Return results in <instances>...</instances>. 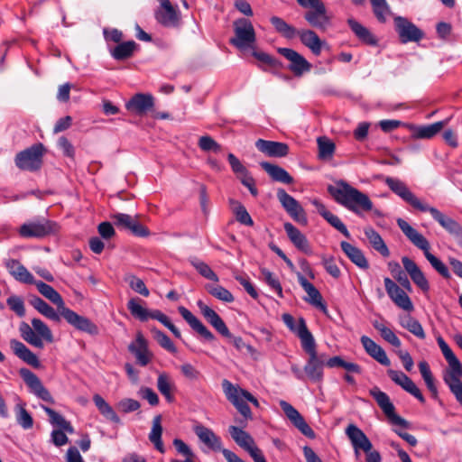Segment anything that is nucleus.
Returning a JSON list of instances; mask_svg holds the SVG:
<instances>
[{"mask_svg":"<svg viewBox=\"0 0 462 462\" xmlns=\"http://www.w3.org/2000/svg\"><path fill=\"white\" fill-rule=\"evenodd\" d=\"M340 247L345 254L350 259V261L361 269H368L369 263L363 254V252L356 246L351 244L342 241Z\"/></svg>","mask_w":462,"mask_h":462,"instance_id":"44","label":"nucleus"},{"mask_svg":"<svg viewBox=\"0 0 462 462\" xmlns=\"http://www.w3.org/2000/svg\"><path fill=\"white\" fill-rule=\"evenodd\" d=\"M346 435L351 441L353 448H361L368 453L373 445L367 436L355 424H349L346 429Z\"/></svg>","mask_w":462,"mask_h":462,"instance_id":"34","label":"nucleus"},{"mask_svg":"<svg viewBox=\"0 0 462 462\" xmlns=\"http://www.w3.org/2000/svg\"><path fill=\"white\" fill-rule=\"evenodd\" d=\"M270 22L272 25L274 27L275 31L281 34L282 37L288 40L294 39L300 30L296 29L294 26L286 23L282 18L279 16H272L270 18Z\"/></svg>","mask_w":462,"mask_h":462,"instance_id":"48","label":"nucleus"},{"mask_svg":"<svg viewBox=\"0 0 462 462\" xmlns=\"http://www.w3.org/2000/svg\"><path fill=\"white\" fill-rule=\"evenodd\" d=\"M22 338L37 348H43L44 342L52 343L54 337L51 328L40 319H32V326L23 321L19 325Z\"/></svg>","mask_w":462,"mask_h":462,"instance_id":"5","label":"nucleus"},{"mask_svg":"<svg viewBox=\"0 0 462 462\" xmlns=\"http://www.w3.org/2000/svg\"><path fill=\"white\" fill-rule=\"evenodd\" d=\"M42 409L46 412L49 417V421L51 425L59 427L62 430L68 433H73L74 429L71 426L70 422L66 420L65 418L60 415L56 411L52 410L50 407L42 405Z\"/></svg>","mask_w":462,"mask_h":462,"instance_id":"52","label":"nucleus"},{"mask_svg":"<svg viewBox=\"0 0 462 462\" xmlns=\"http://www.w3.org/2000/svg\"><path fill=\"white\" fill-rule=\"evenodd\" d=\"M448 118L430 125H410L411 136L413 139H431L448 124Z\"/></svg>","mask_w":462,"mask_h":462,"instance_id":"28","label":"nucleus"},{"mask_svg":"<svg viewBox=\"0 0 462 462\" xmlns=\"http://www.w3.org/2000/svg\"><path fill=\"white\" fill-rule=\"evenodd\" d=\"M319 145V158L321 160H328L333 156L335 152V144L333 142L326 137H319L318 139Z\"/></svg>","mask_w":462,"mask_h":462,"instance_id":"62","label":"nucleus"},{"mask_svg":"<svg viewBox=\"0 0 462 462\" xmlns=\"http://www.w3.org/2000/svg\"><path fill=\"white\" fill-rule=\"evenodd\" d=\"M57 223L46 219L24 223L19 229V234L24 238H42L58 232Z\"/></svg>","mask_w":462,"mask_h":462,"instance_id":"11","label":"nucleus"},{"mask_svg":"<svg viewBox=\"0 0 462 462\" xmlns=\"http://www.w3.org/2000/svg\"><path fill=\"white\" fill-rule=\"evenodd\" d=\"M93 402L97 406L98 411L101 415L116 424H121V420L118 415L116 413L112 406L106 402V400L99 394H95L93 396Z\"/></svg>","mask_w":462,"mask_h":462,"instance_id":"47","label":"nucleus"},{"mask_svg":"<svg viewBox=\"0 0 462 462\" xmlns=\"http://www.w3.org/2000/svg\"><path fill=\"white\" fill-rule=\"evenodd\" d=\"M137 44L134 41L118 43L111 51L112 57L116 60H124L130 58Z\"/></svg>","mask_w":462,"mask_h":462,"instance_id":"54","label":"nucleus"},{"mask_svg":"<svg viewBox=\"0 0 462 462\" xmlns=\"http://www.w3.org/2000/svg\"><path fill=\"white\" fill-rule=\"evenodd\" d=\"M162 415H156L152 420V430L149 433V440L153 444L156 450L160 453H165V448L162 440Z\"/></svg>","mask_w":462,"mask_h":462,"instance_id":"46","label":"nucleus"},{"mask_svg":"<svg viewBox=\"0 0 462 462\" xmlns=\"http://www.w3.org/2000/svg\"><path fill=\"white\" fill-rule=\"evenodd\" d=\"M129 352L134 356L136 364L146 366L153 358L152 352L149 349L148 341L142 332H137L135 338L128 346Z\"/></svg>","mask_w":462,"mask_h":462,"instance_id":"17","label":"nucleus"},{"mask_svg":"<svg viewBox=\"0 0 462 462\" xmlns=\"http://www.w3.org/2000/svg\"><path fill=\"white\" fill-rule=\"evenodd\" d=\"M19 374L26 385L30 388L32 393L37 396L39 399L54 403V400L49 392V390L42 384L39 377L27 368H22Z\"/></svg>","mask_w":462,"mask_h":462,"instance_id":"16","label":"nucleus"},{"mask_svg":"<svg viewBox=\"0 0 462 462\" xmlns=\"http://www.w3.org/2000/svg\"><path fill=\"white\" fill-rule=\"evenodd\" d=\"M178 310L181 317L187 321L190 328L199 334L205 340L212 342L215 340L214 334L208 329V328L188 309L183 306H180Z\"/></svg>","mask_w":462,"mask_h":462,"instance_id":"32","label":"nucleus"},{"mask_svg":"<svg viewBox=\"0 0 462 462\" xmlns=\"http://www.w3.org/2000/svg\"><path fill=\"white\" fill-rule=\"evenodd\" d=\"M139 300V299H131L127 303V308L134 318L141 321H146L148 319H156L170 329L177 338H180V331L171 323L164 313L158 310L149 311L140 305Z\"/></svg>","mask_w":462,"mask_h":462,"instance_id":"7","label":"nucleus"},{"mask_svg":"<svg viewBox=\"0 0 462 462\" xmlns=\"http://www.w3.org/2000/svg\"><path fill=\"white\" fill-rule=\"evenodd\" d=\"M222 387L226 399L236 407L244 418V420H240L239 422L246 425V420L253 419V414L247 402L258 408L260 405L258 400L248 391L241 388L239 385L233 384L226 379L223 380Z\"/></svg>","mask_w":462,"mask_h":462,"instance_id":"4","label":"nucleus"},{"mask_svg":"<svg viewBox=\"0 0 462 462\" xmlns=\"http://www.w3.org/2000/svg\"><path fill=\"white\" fill-rule=\"evenodd\" d=\"M347 24L354 34L361 41L370 46H375L378 43L377 38L370 32L368 28L361 24L354 18L347 19Z\"/></svg>","mask_w":462,"mask_h":462,"instance_id":"41","label":"nucleus"},{"mask_svg":"<svg viewBox=\"0 0 462 462\" xmlns=\"http://www.w3.org/2000/svg\"><path fill=\"white\" fill-rule=\"evenodd\" d=\"M421 212H430L435 221L450 235L462 237V226L454 218L445 215L438 208L426 205Z\"/></svg>","mask_w":462,"mask_h":462,"instance_id":"21","label":"nucleus"},{"mask_svg":"<svg viewBox=\"0 0 462 462\" xmlns=\"http://www.w3.org/2000/svg\"><path fill=\"white\" fill-rule=\"evenodd\" d=\"M405 272L410 275L412 282L424 292L429 291L430 284L424 273L417 263L407 256L402 258Z\"/></svg>","mask_w":462,"mask_h":462,"instance_id":"31","label":"nucleus"},{"mask_svg":"<svg viewBox=\"0 0 462 462\" xmlns=\"http://www.w3.org/2000/svg\"><path fill=\"white\" fill-rule=\"evenodd\" d=\"M61 317H63L66 321L74 327L76 329L88 333L89 335H97L98 328L89 319L79 315L72 310L65 307L60 312Z\"/></svg>","mask_w":462,"mask_h":462,"instance_id":"18","label":"nucleus"},{"mask_svg":"<svg viewBox=\"0 0 462 462\" xmlns=\"http://www.w3.org/2000/svg\"><path fill=\"white\" fill-rule=\"evenodd\" d=\"M397 225L409 241L417 248L420 249L431 266L444 278H450V273L446 264L430 252L429 241L402 218L397 219Z\"/></svg>","mask_w":462,"mask_h":462,"instance_id":"3","label":"nucleus"},{"mask_svg":"<svg viewBox=\"0 0 462 462\" xmlns=\"http://www.w3.org/2000/svg\"><path fill=\"white\" fill-rule=\"evenodd\" d=\"M159 6L154 12L158 23L166 28H179L182 23L180 11L170 0H158Z\"/></svg>","mask_w":462,"mask_h":462,"instance_id":"9","label":"nucleus"},{"mask_svg":"<svg viewBox=\"0 0 462 462\" xmlns=\"http://www.w3.org/2000/svg\"><path fill=\"white\" fill-rule=\"evenodd\" d=\"M360 341L365 352L383 365H390L391 362L382 346L367 336H362Z\"/></svg>","mask_w":462,"mask_h":462,"instance_id":"38","label":"nucleus"},{"mask_svg":"<svg viewBox=\"0 0 462 462\" xmlns=\"http://www.w3.org/2000/svg\"><path fill=\"white\" fill-rule=\"evenodd\" d=\"M304 19L310 26L322 32L327 31L332 25V15L328 14L324 3L311 10L307 11L304 14Z\"/></svg>","mask_w":462,"mask_h":462,"instance_id":"19","label":"nucleus"},{"mask_svg":"<svg viewBox=\"0 0 462 462\" xmlns=\"http://www.w3.org/2000/svg\"><path fill=\"white\" fill-rule=\"evenodd\" d=\"M190 264L197 270V272L204 278L216 282H218V276L210 268V266L203 261L196 257H192L189 260Z\"/></svg>","mask_w":462,"mask_h":462,"instance_id":"57","label":"nucleus"},{"mask_svg":"<svg viewBox=\"0 0 462 462\" xmlns=\"http://www.w3.org/2000/svg\"><path fill=\"white\" fill-rule=\"evenodd\" d=\"M388 265L393 276L394 277V279H396L402 288L411 291V282L406 273L402 270L401 265L396 262H391L388 263Z\"/></svg>","mask_w":462,"mask_h":462,"instance_id":"59","label":"nucleus"},{"mask_svg":"<svg viewBox=\"0 0 462 462\" xmlns=\"http://www.w3.org/2000/svg\"><path fill=\"white\" fill-rule=\"evenodd\" d=\"M372 324L386 342L394 347H400L402 346L399 337L390 328L386 327L385 321L383 319L374 320Z\"/></svg>","mask_w":462,"mask_h":462,"instance_id":"49","label":"nucleus"},{"mask_svg":"<svg viewBox=\"0 0 462 462\" xmlns=\"http://www.w3.org/2000/svg\"><path fill=\"white\" fill-rule=\"evenodd\" d=\"M284 230L290 238L291 242L295 245L297 249L305 253L310 254L311 249L309 244V241L305 235H303L297 227H295L291 223L284 224Z\"/></svg>","mask_w":462,"mask_h":462,"instance_id":"40","label":"nucleus"},{"mask_svg":"<svg viewBox=\"0 0 462 462\" xmlns=\"http://www.w3.org/2000/svg\"><path fill=\"white\" fill-rule=\"evenodd\" d=\"M365 235L374 250L383 257L390 255V251L378 232L372 227H367L365 229Z\"/></svg>","mask_w":462,"mask_h":462,"instance_id":"51","label":"nucleus"},{"mask_svg":"<svg viewBox=\"0 0 462 462\" xmlns=\"http://www.w3.org/2000/svg\"><path fill=\"white\" fill-rule=\"evenodd\" d=\"M261 273L263 281L278 294L280 298H282V288L278 278L267 269H262Z\"/></svg>","mask_w":462,"mask_h":462,"instance_id":"64","label":"nucleus"},{"mask_svg":"<svg viewBox=\"0 0 462 462\" xmlns=\"http://www.w3.org/2000/svg\"><path fill=\"white\" fill-rule=\"evenodd\" d=\"M389 377L397 385L401 386L404 391L414 396L421 403L425 402V398L420 389L413 381L403 372L389 369L387 371Z\"/></svg>","mask_w":462,"mask_h":462,"instance_id":"24","label":"nucleus"},{"mask_svg":"<svg viewBox=\"0 0 462 462\" xmlns=\"http://www.w3.org/2000/svg\"><path fill=\"white\" fill-rule=\"evenodd\" d=\"M10 346L14 354L27 365L34 368H39L41 366V363L37 356L32 352L23 342L17 339H11Z\"/></svg>","mask_w":462,"mask_h":462,"instance_id":"37","label":"nucleus"},{"mask_svg":"<svg viewBox=\"0 0 462 462\" xmlns=\"http://www.w3.org/2000/svg\"><path fill=\"white\" fill-rule=\"evenodd\" d=\"M282 319L286 327L300 338L302 349L309 356L303 368L307 377L313 383H321L324 377V366L327 364L323 356L318 355L314 337L309 330L305 319L300 318L296 322L289 313L282 314Z\"/></svg>","mask_w":462,"mask_h":462,"instance_id":"1","label":"nucleus"},{"mask_svg":"<svg viewBox=\"0 0 462 462\" xmlns=\"http://www.w3.org/2000/svg\"><path fill=\"white\" fill-rule=\"evenodd\" d=\"M328 191L338 204L356 215L373 209V202L369 197L344 180L337 182V187L330 186Z\"/></svg>","mask_w":462,"mask_h":462,"instance_id":"2","label":"nucleus"},{"mask_svg":"<svg viewBox=\"0 0 462 462\" xmlns=\"http://www.w3.org/2000/svg\"><path fill=\"white\" fill-rule=\"evenodd\" d=\"M369 393L393 425L401 426L405 429L410 427V423L395 412L394 405L384 392L374 386L369 390Z\"/></svg>","mask_w":462,"mask_h":462,"instance_id":"10","label":"nucleus"},{"mask_svg":"<svg viewBox=\"0 0 462 462\" xmlns=\"http://www.w3.org/2000/svg\"><path fill=\"white\" fill-rule=\"evenodd\" d=\"M43 152L44 146L42 143L33 144L16 154L15 165L22 171H38L42 164Z\"/></svg>","mask_w":462,"mask_h":462,"instance_id":"8","label":"nucleus"},{"mask_svg":"<svg viewBox=\"0 0 462 462\" xmlns=\"http://www.w3.org/2000/svg\"><path fill=\"white\" fill-rule=\"evenodd\" d=\"M401 325L417 337L425 338L426 335L421 324L414 318L408 316L401 321Z\"/></svg>","mask_w":462,"mask_h":462,"instance_id":"60","label":"nucleus"},{"mask_svg":"<svg viewBox=\"0 0 462 462\" xmlns=\"http://www.w3.org/2000/svg\"><path fill=\"white\" fill-rule=\"evenodd\" d=\"M17 423L23 429L29 430L33 426V419L25 409L24 403H17L14 407Z\"/></svg>","mask_w":462,"mask_h":462,"instance_id":"56","label":"nucleus"},{"mask_svg":"<svg viewBox=\"0 0 462 462\" xmlns=\"http://www.w3.org/2000/svg\"><path fill=\"white\" fill-rule=\"evenodd\" d=\"M394 25L402 43L417 42L423 38V32L405 17H394Z\"/></svg>","mask_w":462,"mask_h":462,"instance_id":"15","label":"nucleus"},{"mask_svg":"<svg viewBox=\"0 0 462 462\" xmlns=\"http://www.w3.org/2000/svg\"><path fill=\"white\" fill-rule=\"evenodd\" d=\"M460 376H462V371L459 373H447L444 376V381L448 385L457 401L462 405V383Z\"/></svg>","mask_w":462,"mask_h":462,"instance_id":"53","label":"nucleus"},{"mask_svg":"<svg viewBox=\"0 0 462 462\" xmlns=\"http://www.w3.org/2000/svg\"><path fill=\"white\" fill-rule=\"evenodd\" d=\"M277 198L283 208L294 221L301 225H307L308 219L305 210L292 196L288 194L284 189H279L277 190Z\"/></svg>","mask_w":462,"mask_h":462,"instance_id":"14","label":"nucleus"},{"mask_svg":"<svg viewBox=\"0 0 462 462\" xmlns=\"http://www.w3.org/2000/svg\"><path fill=\"white\" fill-rule=\"evenodd\" d=\"M153 97L150 94L142 93L134 95L125 104L126 109L137 116L145 115L153 107Z\"/></svg>","mask_w":462,"mask_h":462,"instance_id":"30","label":"nucleus"},{"mask_svg":"<svg viewBox=\"0 0 462 462\" xmlns=\"http://www.w3.org/2000/svg\"><path fill=\"white\" fill-rule=\"evenodd\" d=\"M5 266L9 273L18 282L25 284H33L35 279L33 275L18 260L11 259Z\"/></svg>","mask_w":462,"mask_h":462,"instance_id":"39","label":"nucleus"},{"mask_svg":"<svg viewBox=\"0 0 462 462\" xmlns=\"http://www.w3.org/2000/svg\"><path fill=\"white\" fill-rule=\"evenodd\" d=\"M327 366L328 367H342L346 370L348 373L353 374H361L362 369L359 365L352 362L345 361L341 356H336L330 357L327 362Z\"/></svg>","mask_w":462,"mask_h":462,"instance_id":"58","label":"nucleus"},{"mask_svg":"<svg viewBox=\"0 0 462 462\" xmlns=\"http://www.w3.org/2000/svg\"><path fill=\"white\" fill-rule=\"evenodd\" d=\"M280 406L287 418L294 425V427H296L304 436L310 439L315 438L316 435L313 430L309 426L301 414L291 404L286 401H281Z\"/></svg>","mask_w":462,"mask_h":462,"instance_id":"22","label":"nucleus"},{"mask_svg":"<svg viewBox=\"0 0 462 462\" xmlns=\"http://www.w3.org/2000/svg\"><path fill=\"white\" fill-rule=\"evenodd\" d=\"M384 182L394 194L414 208L422 211L426 207L427 204L422 203L400 179L386 177Z\"/></svg>","mask_w":462,"mask_h":462,"instance_id":"12","label":"nucleus"},{"mask_svg":"<svg viewBox=\"0 0 462 462\" xmlns=\"http://www.w3.org/2000/svg\"><path fill=\"white\" fill-rule=\"evenodd\" d=\"M298 282L304 289L308 297L304 298V300L309 302L310 305L320 310L323 313L328 312L327 305L323 302V298L319 290L310 282L300 273H298Z\"/></svg>","mask_w":462,"mask_h":462,"instance_id":"29","label":"nucleus"},{"mask_svg":"<svg viewBox=\"0 0 462 462\" xmlns=\"http://www.w3.org/2000/svg\"><path fill=\"white\" fill-rule=\"evenodd\" d=\"M297 36L300 42L315 56L320 55L323 46L326 45V42L321 41L317 32L310 29L300 30Z\"/></svg>","mask_w":462,"mask_h":462,"instance_id":"35","label":"nucleus"},{"mask_svg":"<svg viewBox=\"0 0 462 462\" xmlns=\"http://www.w3.org/2000/svg\"><path fill=\"white\" fill-rule=\"evenodd\" d=\"M197 306L199 307L200 312L204 316V318L208 320V322L223 337H231L232 335L226 327V323L220 318V316L210 307H208L204 301L201 300L197 301Z\"/></svg>","mask_w":462,"mask_h":462,"instance_id":"27","label":"nucleus"},{"mask_svg":"<svg viewBox=\"0 0 462 462\" xmlns=\"http://www.w3.org/2000/svg\"><path fill=\"white\" fill-rule=\"evenodd\" d=\"M235 36L229 42L238 50L254 48L256 34L253 23L246 18H239L233 23Z\"/></svg>","mask_w":462,"mask_h":462,"instance_id":"6","label":"nucleus"},{"mask_svg":"<svg viewBox=\"0 0 462 462\" xmlns=\"http://www.w3.org/2000/svg\"><path fill=\"white\" fill-rule=\"evenodd\" d=\"M260 165L274 181L284 184L292 183V177L283 168L267 162H262Z\"/></svg>","mask_w":462,"mask_h":462,"instance_id":"45","label":"nucleus"},{"mask_svg":"<svg viewBox=\"0 0 462 462\" xmlns=\"http://www.w3.org/2000/svg\"><path fill=\"white\" fill-rule=\"evenodd\" d=\"M33 284L36 286L38 291L43 297H45L51 303L57 306L59 312H60L66 307L60 294L56 290H54L51 285L42 281H35Z\"/></svg>","mask_w":462,"mask_h":462,"instance_id":"43","label":"nucleus"},{"mask_svg":"<svg viewBox=\"0 0 462 462\" xmlns=\"http://www.w3.org/2000/svg\"><path fill=\"white\" fill-rule=\"evenodd\" d=\"M440 350L450 367V371H448V373H459L460 371H462L461 363L457 358L449 346H447L446 347H443Z\"/></svg>","mask_w":462,"mask_h":462,"instance_id":"63","label":"nucleus"},{"mask_svg":"<svg viewBox=\"0 0 462 462\" xmlns=\"http://www.w3.org/2000/svg\"><path fill=\"white\" fill-rule=\"evenodd\" d=\"M277 51L289 61L287 68L295 77H301L311 69V64L293 49L278 48Z\"/></svg>","mask_w":462,"mask_h":462,"instance_id":"13","label":"nucleus"},{"mask_svg":"<svg viewBox=\"0 0 462 462\" xmlns=\"http://www.w3.org/2000/svg\"><path fill=\"white\" fill-rule=\"evenodd\" d=\"M207 291L209 294L217 298V300L230 303L234 301L233 294L226 288L220 285H208Z\"/></svg>","mask_w":462,"mask_h":462,"instance_id":"61","label":"nucleus"},{"mask_svg":"<svg viewBox=\"0 0 462 462\" xmlns=\"http://www.w3.org/2000/svg\"><path fill=\"white\" fill-rule=\"evenodd\" d=\"M383 282L388 296L395 305L406 311L413 310V304L410 297L400 286L389 277H385Z\"/></svg>","mask_w":462,"mask_h":462,"instance_id":"20","label":"nucleus"},{"mask_svg":"<svg viewBox=\"0 0 462 462\" xmlns=\"http://www.w3.org/2000/svg\"><path fill=\"white\" fill-rule=\"evenodd\" d=\"M193 431L199 438V441L206 445L209 449L215 452H221L226 448H223L222 440L211 429L202 425L196 424Z\"/></svg>","mask_w":462,"mask_h":462,"instance_id":"23","label":"nucleus"},{"mask_svg":"<svg viewBox=\"0 0 462 462\" xmlns=\"http://www.w3.org/2000/svg\"><path fill=\"white\" fill-rule=\"evenodd\" d=\"M156 386L160 393L169 403L174 402V393L177 391V387L172 376L169 373L160 372L158 374Z\"/></svg>","mask_w":462,"mask_h":462,"instance_id":"36","label":"nucleus"},{"mask_svg":"<svg viewBox=\"0 0 462 462\" xmlns=\"http://www.w3.org/2000/svg\"><path fill=\"white\" fill-rule=\"evenodd\" d=\"M257 150L270 157H285L289 153V146L281 142L258 139L255 142Z\"/></svg>","mask_w":462,"mask_h":462,"instance_id":"33","label":"nucleus"},{"mask_svg":"<svg viewBox=\"0 0 462 462\" xmlns=\"http://www.w3.org/2000/svg\"><path fill=\"white\" fill-rule=\"evenodd\" d=\"M374 16L379 23H384L387 17L392 14L391 7L386 0H369Z\"/></svg>","mask_w":462,"mask_h":462,"instance_id":"55","label":"nucleus"},{"mask_svg":"<svg viewBox=\"0 0 462 462\" xmlns=\"http://www.w3.org/2000/svg\"><path fill=\"white\" fill-rule=\"evenodd\" d=\"M389 377L397 385L401 386L404 391L414 396L421 403L425 402V398L420 389L413 381L403 372L389 369L387 371Z\"/></svg>","mask_w":462,"mask_h":462,"instance_id":"25","label":"nucleus"},{"mask_svg":"<svg viewBox=\"0 0 462 462\" xmlns=\"http://www.w3.org/2000/svg\"><path fill=\"white\" fill-rule=\"evenodd\" d=\"M228 431L235 442L248 453L257 448L252 436L244 430L232 425L229 426Z\"/></svg>","mask_w":462,"mask_h":462,"instance_id":"42","label":"nucleus"},{"mask_svg":"<svg viewBox=\"0 0 462 462\" xmlns=\"http://www.w3.org/2000/svg\"><path fill=\"white\" fill-rule=\"evenodd\" d=\"M31 304L32 307L37 310L42 315L45 316L46 318L50 319L51 320L59 322L60 320V313L57 310H55L51 306H50L47 302H45L42 298L40 297H33L31 300Z\"/></svg>","mask_w":462,"mask_h":462,"instance_id":"50","label":"nucleus"},{"mask_svg":"<svg viewBox=\"0 0 462 462\" xmlns=\"http://www.w3.org/2000/svg\"><path fill=\"white\" fill-rule=\"evenodd\" d=\"M389 377L397 385L401 386L404 391L414 396L421 403L425 402V398L420 389L413 381L403 372L389 369L387 371Z\"/></svg>","mask_w":462,"mask_h":462,"instance_id":"26","label":"nucleus"}]
</instances>
